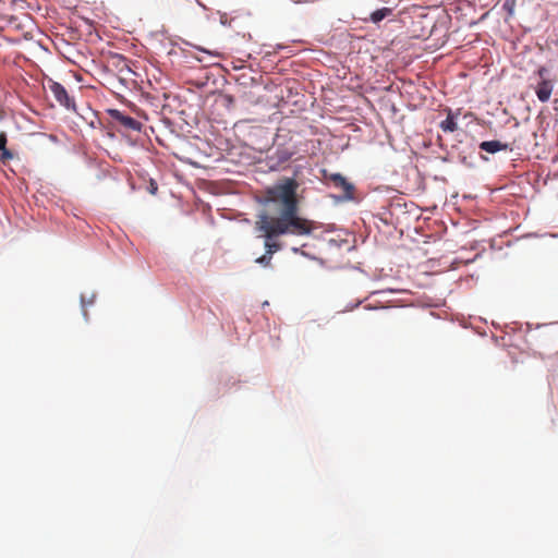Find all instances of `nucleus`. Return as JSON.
Returning a JSON list of instances; mask_svg holds the SVG:
<instances>
[{
	"mask_svg": "<svg viewBox=\"0 0 558 558\" xmlns=\"http://www.w3.org/2000/svg\"><path fill=\"white\" fill-rule=\"evenodd\" d=\"M299 183L292 178H283L277 184L267 190V199L275 205L274 213L270 216L278 220L282 226L294 227L296 229L310 228L316 230L318 223L303 218L299 215L300 207L296 197Z\"/></svg>",
	"mask_w": 558,
	"mask_h": 558,
	"instance_id": "obj_1",
	"label": "nucleus"
},
{
	"mask_svg": "<svg viewBox=\"0 0 558 558\" xmlns=\"http://www.w3.org/2000/svg\"><path fill=\"white\" fill-rule=\"evenodd\" d=\"M281 223L275 220L268 211L260 213L255 221V230L265 239L264 246L266 253L271 256L281 250V244L276 242L277 238L284 234L296 236L310 235L314 231L310 228L302 230L290 226L284 227Z\"/></svg>",
	"mask_w": 558,
	"mask_h": 558,
	"instance_id": "obj_2",
	"label": "nucleus"
},
{
	"mask_svg": "<svg viewBox=\"0 0 558 558\" xmlns=\"http://www.w3.org/2000/svg\"><path fill=\"white\" fill-rule=\"evenodd\" d=\"M107 114L110 117L111 121L122 126L125 131H136L140 132L142 130V123L134 118L124 114L122 111L118 109H107Z\"/></svg>",
	"mask_w": 558,
	"mask_h": 558,
	"instance_id": "obj_3",
	"label": "nucleus"
},
{
	"mask_svg": "<svg viewBox=\"0 0 558 558\" xmlns=\"http://www.w3.org/2000/svg\"><path fill=\"white\" fill-rule=\"evenodd\" d=\"M324 179L330 183L335 189L340 190L347 198L353 197V185L340 173L328 174L324 171Z\"/></svg>",
	"mask_w": 558,
	"mask_h": 558,
	"instance_id": "obj_4",
	"label": "nucleus"
},
{
	"mask_svg": "<svg viewBox=\"0 0 558 558\" xmlns=\"http://www.w3.org/2000/svg\"><path fill=\"white\" fill-rule=\"evenodd\" d=\"M49 89L52 93L54 99L66 109H75V102L71 98L63 85L57 82L49 84Z\"/></svg>",
	"mask_w": 558,
	"mask_h": 558,
	"instance_id": "obj_5",
	"label": "nucleus"
},
{
	"mask_svg": "<svg viewBox=\"0 0 558 558\" xmlns=\"http://www.w3.org/2000/svg\"><path fill=\"white\" fill-rule=\"evenodd\" d=\"M554 89L551 80L539 81L535 87V94L539 101L546 102L549 100Z\"/></svg>",
	"mask_w": 558,
	"mask_h": 558,
	"instance_id": "obj_6",
	"label": "nucleus"
},
{
	"mask_svg": "<svg viewBox=\"0 0 558 558\" xmlns=\"http://www.w3.org/2000/svg\"><path fill=\"white\" fill-rule=\"evenodd\" d=\"M447 118L440 122L439 126L444 132H454L458 130L457 119L460 114V110L453 112L450 108L446 109Z\"/></svg>",
	"mask_w": 558,
	"mask_h": 558,
	"instance_id": "obj_7",
	"label": "nucleus"
},
{
	"mask_svg": "<svg viewBox=\"0 0 558 558\" xmlns=\"http://www.w3.org/2000/svg\"><path fill=\"white\" fill-rule=\"evenodd\" d=\"M480 148L486 153L495 154L500 150H507L509 145L499 141H485L480 144Z\"/></svg>",
	"mask_w": 558,
	"mask_h": 558,
	"instance_id": "obj_8",
	"label": "nucleus"
},
{
	"mask_svg": "<svg viewBox=\"0 0 558 558\" xmlns=\"http://www.w3.org/2000/svg\"><path fill=\"white\" fill-rule=\"evenodd\" d=\"M7 134L4 132H0V160L2 162H7L8 160H11L13 158L12 151L7 148Z\"/></svg>",
	"mask_w": 558,
	"mask_h": 558,
	"instance_id": "obj_9",
	"label": "nucleus"
},
{
	"mask_svg": "<svg viewBox=\"0 0 558 558\" xmlns=\"http://www.w3.org/2000/svg\"><path fill=\"white\" fill-rule=\"evenodd\" d=\"M392 13V9L390 8H381L374 11L371 14V21L375 24L381 22L385 17L389 16Z\"/></svg>",
	"mask_w": 558,
	"mask_h": 558,
	"instance_id": "obj_10",
	"label": "nucleus"
},
{
	"mask_svg": "<svg viewBox=\"0 0 558 558\" xmlns=\"http://www.w3.org/2000/svg\"><path fill=\"white\" fill-rule=\"evenodd\" d=\"M271 259H272V256L269 255L268 253H265L264 255H262L260 257L256 258V263L264 266V267H268L270 266L271 264Z\"/></svg>",
	"mask_w": 558,
	"mask_h": 558,
	"instance_id": "obj_11",
	"label": "nucleus"
},
{
	"mask_svg": "<svg viewBox=\"0 0 558 558\" xmlns=\"http://www.w3.org/2000/svg\"><path fill=\"white\" fill-rule=\"evenodd\" d=\"M536 74L541 81L549 80L548 78L549 70L546 66H539L536 71Z\"/></svg>",
	"mask_w": 558,
	"mask_h": 558,
	"instance_id": "obj_12",
	"label": "nucleus"
},
{
	"mask_svg": "<svg viewBox=\"0 0 558 558\" xmlns=\"http://www.w3.org/2000/svg\"><path fill=\"white\" fill-rule=\"evenodd\" d=\"M157 190H158V185L157 183L154 181V180H150V183H149V192L151 194H156L157 193Z\"/></svg>",
	"mask_w": 558,
	"mask_h": 558,
	"instance_id": "obj_13",
	"label": "nucleus"
}]
</instances>
